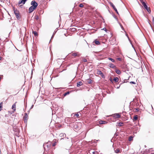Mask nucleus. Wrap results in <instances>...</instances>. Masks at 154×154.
Returning <instances> with one entry per match:
<instances>
[{"label":"nucleus","mask_w":154,"mask_h":154,"mask_svg":"<svg viewBox=\"0 0 154 154\" xmlns=\"http://www.w3.org/2000/svg\"><path fill=\"white\" fill-rule=\"evenodd\" d=\"M81 55V54L79 52H73L69 54L67 56V57H71V58H74L75 57H79Z\"/></svg>","instance_id":"nucleus-1"},{"label":"nucleus","mask_w":154,"mask_h":154,"mask_svg":"<svg viewBox=\"0 0 154 154\" xmlns=\"http://www.w3.org/2000/svg\"><path fill=\"white\" fill-rule=\"evenodd\" d=\"M82 124L81 122H75L74 125V129L77 131L82 128Z\"/></svg>","instance_id":"nucleus-2"},{"label":"nucleus","mask_w":154,"mask_h":154,"mask_svg":"<svg viewBox=\"0 0 154 154\" xmlns=\"http://www.w3.org/2000/svg\"><path fill=\"white\" fill-rule=\"evenodd\" d=\"M14 11L17 18L19 19L21 18V15L19 11L15 8H14Z\"/></svg>","instance_id":"nucleus-3"},{"label":"nucleus","mask_w":154,"mask_h":154,"mask_svg":"<svg viewBox=\"0 0 154 154\" xmlns=\"http://www.w3.org/2000/svg\"><path fill=\"white\" fill-rule=\"evenodd\" d=\"M28 118L29 117L27 113H25L23 117V120L25 123H26V124L27 123V120L28 119Z\"/></svg>","instance_id":"nucleus-4"},{"label":"nucleus","mask_w":154,"mask_h":154,"mask_svg":"<svg viewBox=\"0 0 154 154\" xmlns=\"http://www.w3.org/2000/svg\"><path fill=\"white\" fill-rule=\"evenodd\" d=\"M31 5H32V6L34 7L35 8H36L38 5L37 3L34 0L31 2Z\"/></svg>","instance_id":"nucleus-5"},{"label":"nucleus","mask_w":154,"mask_h":154,"mask_svg":"<svg viewBox=\"0 0 154 154\" xmlns=\"http://www.w3.org/2000/svg\"><path fill=\"white\" fill-rule=\"evenodd\" d=\"M27 0H21L19 1V2H18V5H20V6H22L23 5H24L26 2Z\"/></svg>","instance_id":"nucleus-6"},{"label":"nucleus","mask_w":154,"mask_h":154,"mask_svg":"<svg viewBox=\"0 0 154 154\" xmlns=\"http://www.w3.org/2000/svg\"><path fill=\"white\" fill-rule=\"evenodd\" d=\"M114 151L116 153H120L122 152V149L120 148H118L115 149H114Z\"/></svg>","instance_id":"nucleus-7"},{"label":"nucleus","mask_w":154,"mask_h":154,"mask_svg":"<svg viewBox=\"0 0 154 154\" xmlns=\"http://www.w3.org/2000/svg\"><path fill=\"white\" fill-rule=\"evenodd\" d=\"M36 8H35L34 7L32 6H31L29 9V13L32 12L34 10L36 9Z\"/></svg>","instance_id":"nucleus-8"},{"label":"nucleus","mask_w":154,"mask_h":154,"mask_svg":"<svg viewBox=\"0 0 154 154\" xmlns=\"http://www.w3.org/2000/svg\"><path fill=\"white\" fill-rule=\"evenodd\" d=\"M109 66L111 68H113L114 69H115L116 67L115 65L112 63H110L109 64Z\"/></svg>","instance_id":"nucleus-9"},{"label":"nucleus","mask_w":154,"mask_h":154,"mask_svg":"<svg viewBox=\"0 0 154 154\" xmlns=\"http://www.w3.org/2000/svg\"><path fill=\"white\" fill-rule=\"evenodd\" d=\"M115 71L116 73L118 75H119L121 73L120 71L118 69L117 67L115 69Z\"/></svg>","instance_id":"nucleus-10"},{"label":"nucleus","mask_w":154,"mask_h":154,"mask_svg":"<svg viewBox=\"0 0 154 154\" xmlns=\"http://www.w3.org/2000/svg\"><path fill=\"white\" fill-rule=\"evenodd\" d=\"M99 122L100 124H106L107 123V122L105 121H103L102 120L99 121Z\"/></svg>","instance_id":"nucleus-11"},{"label":"nucleus","mask_w":154,"mask_h":154,"mask_svg":"<svg viewBox=\"0 0 154 154\" xmlns=\"http://www.w3.org/2000/svg\"><path fill=\"white\" fill-rule=\"evenodd\" d=\"M113 116L116 118H119L120 117L121 115H120L119 114L116 113L113 115Z\"/></svg>","instance_id":"nucleus-12"},{"label":"nucleus","mask_w":154,"mask_h":154,"mask_svg":"<svg viewBox=\"0 0 154 154\" xmlns=\"http://www.w3.org/2000/svg\"><path fill=\"white\" fill-rule=\"evenodd\" d=\"M93 43H94L96 45H98L100 44V42L97 39H95L94 42Z\"/></svg>","instance_id":"nucleus-13"},{"label":"nucleus","mask_w":154,"mask_h":154,"mask_svg":"<svg viewBox=\"0 0 154 154\" xmlns=\"http://www.w3.org/2000/svg\"><path fill=\"white\" fill-rule=\"evenodd\" d=\"M124 125V123L123 122H120L117 123V126H122Z\"/></svg>","instance_id":"nucleus-14"},{"label":"nucleus","mask_w":154,"mask_h":154,"mask_svg":"<svg viewBox=\"0 0 154 154\" xmlns=\"http://www.w3.org/2000/svg\"><path fill=\"white\" fill-rule=\"evenodd\" d=\"M16 103H15L12 106V109H13L14 111H15L16 110Z\"/></svg>","instance_id":"nucleus-15"},{"label":"nucleus","mask_w":154,"mask_h":154,"mask_svg":"<svg viewBox=\"0 0 154 154\" xmlns=\"http://www.w3.org/2000/svg\"><path fill=\"white\" fill-rule=\"evenodd\" d=\"M83 84L82 82L81 81H80L77 83V86L78 87L80 86Z\"/></svg>","instance_id":"nucleus-16"},{"label":"nucleus","mask_w":154,"mask_h":154,"mask_svg":"<svg viewBox=\"0 0 154 154\" xmlns=\"http://www.w3.org/2000/svg\"><path fill=\"white\" fill-rule=\"evenodd\" d=\"M142 4L144 7V8L146 9H147V6L146 4V3L144 2H142Z\"/></svg>","instance_id":"nucleus-17"},{"label":"nucleus","mask_w":154,"mask_h":154,"mask_svg":"<svg viewBox=\"0 0 154 154\" xmlns=\"http://www.w3.org/2000/svg\"><path fill=\"white\" fill-rule=\"evenodd\" d=\"M32 33L33 34H34V35L35 36H38V33L35 31H32Z\"/></svg>","instance_id":"nucleus-18"},{"label":"nucleus","mask_w":154,"mask_h":154,"mask_svg":"<svg viewBox=\"0 0 154 154\" xmlns=\"http://www.w3.org/2000/svg\"><path fill=\"white\" fill-rule=\"evenodd\" d=\"M87 82L89 84H91L93 82L90 79H89L87 80Z\"/></svg>","instance_id":"nucleus-19"},{"label":"nucleus","mask_w":154,"mask_h":154,"mask_svg":"<svg viewBox=\"0 0 154 154\" xmlns=\"http://www.w3.org/2000/svg\"><path fill=\"white\" fill-rule=\"evenodd\" d=\"M102 72L99 70L97 69V73L99 75H101L102 74Z\"/></svg>","instance_id":"nucleus-20"},{"label":"nucleus","mask_w":154,"mask_h":154,"mask_svg":"<svg viewBox=\"0 0 154 154\" xmlns=\"http://www.w3.org/2000/svg\"><path fill=\"white\" fill-rule=\"evenodd\" d=\"M113 80L116 82H117L119 80V79L118 77H116L114 78Z\"/></svg>","instance_id":"nucleus-21"},{"label":"nucleus","mask_w":154,"mask_h":154,"mask_svg":"<svg viewBox=\"0 0 154 154\" xmlns=\"http://www.w3.org/2000/svg\"><path fill=\"white\" fill-rule=\"evenodd\" d=\"M138 119V116L137 115H135L134 116L133 118V120L134 121H136Z\"/></svg>","instance_id":"nucleus-22"},{"label":"nucleus","mask_w":154,"mask_h":154,"mask_svg":"<svg viewBox=\"0 0 154 154\" xmlns=\"http://www.w3.org/2000/svg\"><path fill=\"white\" fill-rule=\"evenodd\" d=\"M109 3L110 5V6L111 7H112L113 8H114L115 7L114 5H113V4L112 2H109Z\"/></svg>","instance_id":"nucleus-23"},{"label":"nucleus","mask_w":154,"mask_h":154,"mask_svg":"<svg viewBox=\"0 0 154 154\" xmlns=\"http://www.w3.org/2000/svg\"><path fill=\"white\" fill-rule=\"evenodd\" d=\"M133 137H132V136H131L130 137H129V138L128 139V140L129 141H131L132 140H133Z\"/></svg>","instance_id":"nucleus-24"},{"label":"nucleus","mask_w":154,"mask_h":154,"mask_svg":"<svg viewBox=\"0 0 154 154\" xmlns=\"http://www.w3.org/2000/svg\"><path fill=\"white\" fill-rule=\"evenodd\" d=\"M69 94V91H67L66 93H65L64 94H63V96H66V95H68Z\"/></svg>","instance_id":"nucleus-25"},{"label":"nucleus","mask_w":154,"mask_h":154,"mask_svg":"<svg viewBox=\"0 0 154 154\" xmlns=\"http://www.w3.org/2000/svg\"><path fill=\"white\" fill-rule=\"evenodd\" d=\"M108 59L110 60H111L113 62H114L115 61V60L111 58H109Z\"/></svg>","instance_id":"nucleus-26"},{"label":"nucleus","mask_w":154,"mask_h":154,"mask_svg":"<svg viewBox=\"0 0 154 154\" xmlns=\"http://www.w3.org/2000/svg\"><path fill=\"white\" fill-rule=\"evenodd\" d=\"M39 17L38 15H35V19L36 20H38L39 19Z\"/></svg>","instance_id":"nucleus-27"},{"label":"nucleus","mask_w":154,"mask_h":154,"mask_svg":"<svg viewBox=\"0 0 154 154\" xmlns=\"http://www.w3.org/2000/svg\"><path fill=\"white\" fill-rule=\"evenodd\" d=\"M147 11L149 13H150V12H151V10H150V8H148L147 7V9H146Z\"/></svg>","instance_id":"nucleus-28"},{"label":"nucleus","mask_w":154,"mask_h":154,"mask_svg":"<svg viewBox=\"0 0 154 154\" xmlns=\"http://www.w3.org/2000/svg\"><path fill=\"white\" fill-rule=\"evenodd\" d=\"M84 6V5L82 3L80 4L79 5V7L80 8H83Z\"/></svg>","instance_id":"nucleus-29"},{"label":"nucleus","mask_w":154,"mask_h":154,"mask_svg":"<svg viewBox=\"0 0 154 154\" xmlns=\"http://www.w3.org/2000/svg\"><path fill=\"white\" fill-rule=\"evenodd\" d=\"M113 9L117 14H118V11L115 7L114 8H113Z\"/></svg>","instance_id":"nucleus-30"},{"label":"nucleus","mask_w":154,"mask_h":154,"mask_svg":"<svg viewBox=\"0 0 154 154\" xmlns=\"http://www.w3.org/2000/svg\"><path fill=\"white\" fill-rule=\"evenodd\" d=\"M113 9L117 14H118V11L115 7L114 8H113Z\"/></svg>","instance_id":"nucleus-31"},{"label":"nucleus","mask_w":154,"mask_h":154,"mask_svg":"<svg viewBox=\"0 0 154 154\" xmlns=\"http://www.w3.org/2000/svg\"><path fill=\"white\" fill-rule=\"evenodd\" d=\"M135 111L136 112H138L139 111V108L135 109Z\"/></svg>","instance_id":"nucleus-32"},{"label":"nucleus","mask_w":154,"mask_h":154,"mask_svg":"<svg viewBox=\"0 0 154 154\" xmlns=\"http://www.w3.org/2000/svg\"><path fill=\"white\" fill-rule=\"evenodd\" d=\"M2 105H3V103L1 102L0 103V108L2 109Z\"/></svg>","instance_id":"nucleus-33"},{"label":"nucleus","mask_w":154,"mask_h":154,"mask_svg":"<svg viewBox=\"0 0 154 154\" xmlns=\"http://www.w3.org/2000/svg\"><path fill=\"white\" fill-rule=\"evenodd\" d=\"M82 61L83 62H87V60L85 58H84V59H83Z\"/></svg>","instance_id":"nucleus-34"},{"label":"nucleus","mask_w":154,"mask_h":154,"mask_svg":"<svg viewBox=\"0 0 154 154\" xmlns=\"http://www.w3.org/2000/svg\"><path fill=\"white\" fill-rule=\"evenodd\" d=\"M77 118H78L79 116V114L78 113H77L74 115Z\"/></svg>","instance_id":"nucleus-35"},{"label":"nucleus","mask_w":154,"mask_h":154,"mask_svg":"<svg viewBox=\"0 0 154 154\" xmlns=\"http://www.w3.org/2000/svg\"><path fill=\"white\" fill-rule=\"evenodd\" d=\"M130 84H136L135 82H130Z\"/></svg>","instance_id":"nucleus-36"},{"label":"nucleus","mask_w":154,"mask_h":154,"mask_svg":"<svg viewBox=\"0 0 154 154\" xmlns=\"http://www.w3.org/2000/svg\"><path fill=\"white\" fill-rule=\"evenodd\" d=\"M101 77L103 78H104V75L103 74V73H102V74H101Z\"/></svg>","instance_id":"nucleus-37"},{"label":"nucleus","mask_w":154,"mask_h":154,"mask_svg":"<svg viewBox=\"0 0 154 154\" xmlns=\"http://www.w3.org/2000/svg\"><path fill=\"white\" fill-rule=\"evenodd\" d=\"M56 144V142H54V143H53L52 144V146H55Z\"/></svg>","instance_id":"nucleus-38"},{"label":"nucleus","mask_w":154,"mask_h":154,"mask_svg":"<svg viewBox=\"0 0 154 154\" xmlns=\"http://www.w3.org/2000/svg\"><path fill=\"white\" fill-rule=\"evenodd\" d=\"M117 59L119 61H121L122 60L121 58H117Z\"/></svg>","instance_id":"nucleus-39"},{"label":"nucleus","mask_w":154,"mask_h":154,"mask_svg":"<svg viewBox=\"0 0 154 154\" xmlns=\"http://www.w3.org/2000/svg\"><path fill=\"white\" fill-rule=\"evenodd\" d=\"M96 153H97L96 152L94 151L92 152V153L93 154H96Z\"/></svg>","instance_id":"nucleus-40"},{"label":"nucleus","mask_w":154,"mask_h":154,"mask_svg":"<svg viewBox=\"0 0 154 154\" xmlns=\"http://www.w3.org/2000/svg\"><path fill=\"white\" fill-rule=\"evenodd\" d=\"M47 147H50V146H51V145L50 144L49 145H47Z\"/></svg>","instance_id":"nucleus-41"},{"label":"nucleus","mask_w":154,"mask_h":154,"mask_svg":"<svg viewBox=\"0 0 154 154\" xmlns=\"http://www.w3.org/2000/svg\"><path fill=\"white\" fill-rule=\"evenodd\" d=\"M152 21L154 23V17H153L152 20Z\"/></svg>","instance_id":"nucleus-42"},{"label":"nucleus","mask_w":154,"mask_h":154,"mask_svg":"<svg viewBox=\"0 0 154 154\" xmlns=\"http://www.w3.org/2000/svg\"><path fill=\"white\" fill-rule=\"evenodd\" d=\"M2 109L0 108V111H1L2 110Z\"/></svg>","instance_id":"nucleus-43"},{"label":"nucleus","mask_w":154,"mask_h":154,"mask_svg":"<svg viewBox=\"0 0 154 154\" xmlns=\"http://www.w3.org/2000/svg\"><path fill=\"white\" fill-rule=\"evenodd\" d=\"M1 77H0V81H1Z\"/></svg>","instance_id":"nucleus-44"},{"label":"nucleus","mask_w":154,"mask_h":154,"mask_svg":"<svg viewBox=\"0 0 154 154\" xmlns=\"http://www.w3.org/2000/svg\"><path fill=\"white\" fill-rule=\"evenodd\" d=\"M73 29V31H74V29Z\"/></svg>","instance_id":"nucleus-45"},{"label":"nucleus","mask_w":154,"mask_h":154,"mask_svg":"<svg viewBox=\"0 0 154 154\" xmlns=\"http://www.w3.org/2000/svg\"><path fill=\"white\" fill-rule=\"evenodd\" d=\"M73 29V31H74V29Z\"/></svg>","instance_id":"nucleus-46"},{"label":"nucleus","mask_w":154,"mask_h":154,"mask_svg":"<svg viewBox=\"0 0 154 154\" xmlns=\"http://www.w3.org/2000/svg\"><path fill=\"white\" fill-rule=\"evenodd\" d=\"M73 29V31H74V29Z\"/></svg>","instance_id":"nucleus-47"},{"label":"nucleus","mask_w":154,"mask_h":154,"mask_svg":"<svg viewBox=\"0 0 154 154\" xmlns=\"http://www.w3.org/2000/svg\"><path fill=\"white\" fill-rule=\"evenodd\" d=\"M1 57H0V60H1Z\"/></svg>","instance_id":"nucleus-48"},{"label":"nucleus","mask_w":154,"mask_h":154,"mask_svg":"<svg viewBox=\"0 0 154 154\" xmlns=\"http://www.w3.org/2000/svg\"><path fill=\"white\" fill-rule=\"evenodd\" d=\"M106 29L105 28V29H104V30H106Z\"/></svg>","instance_id":"nucleus-49"},{"label":"nucleus","mask_w":154,"mask_h":154,"mask_svg":"<svg viewBox=\"0 0 154 154\" xmlns=\"http://www.w3.org/2000/svg\"><path fill=\"white\" fill-rule=\"evenodd\" d=\"M106 29L105 28V29H104V30H106Z\"/></svg>","instance_id":"nucleus-50"}]
</instances>
